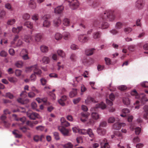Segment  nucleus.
<instances>
[{"instance_id":"9d476101","label":"nucleus","mask_w":148,"mask_h":148,"mask_svg":"<svg viewBox=\"0 0 148 148\" xmlns=\"http://www.w3.org/2000/svg\"><path fill=\"white\" fill-rule=\"evenodd\" d=\"M89 114L86 112H83L81 113L80 120L83 122H85L86 121Z\"/></svg>"},{"instance_id":"1a4fd4ad","label":"nucleus","mask_w":148,"mask_h":148,"mask_svg":"<svg viewBox=\"0 0 148 148\" xmlns=\"http://www.w3.org/2000/svg\"><path fill=\"white\" fill-rule=\"evenodd\" d=\"M6 115L3 114L1 117V119L2 121V123L6 127H8L10 126V124L6 121Z\"/></svg>"},{"instance_id":"5701e85b","label":"nucleus","mask_w":148,"mask_h":148,"mask_svg":"<svg viewBox=\"0 0 148 148\" xmlns=\"http://www.w3.org/2000/svg\"><path fill=\"white\" fill-rule=\"evenodd\" d=\"M23 29L22 26H19L17 28L13 27L12 29V32L14 33H18Z\"/></svg>"},{"instance_id":"2f4dec72","label":"nucleus","mask_w":148,"mask_h":148,"mask_svg":"<svg viewBox=\"0 0 148 148\" xmlns=\"http://www.w3.org/2000/svg\"><path fill=\"white\" fill-rule=\"evenodd\" d=\"M16 21V20L14 18L10 19L8 20L7 23L8 25H12L15 23Z\"/></svg>"},{"instance_id":"6e6552de","label":"nucleus","mask_w":148,"mask_h":148,"mask_svg":"<svg viewBox=\"0 0 148 148\" xmlns=\"http://www.w3.org/2000/svg\"><path fill=\"white\" fill-rule=\"evenodd\" d=\"M144 4L143 0H138L136 2L135 6L138 9H141L144 7Z\"/></svg>"},{"instance_id":"774afa93","label":"nucleus","mask_w":148,"mask_h":148,"mask_svg":"<svg viewBox=\"0 0 148 148\" xmlns=\"http://www.w3.org/2000/svg\"><path fill=\"white\" fill-rule=\"evenodd\" d=\"M35 94L33 92H30L28 93V96L30 98H32L35 97Z\"/></svg>"},{"instance_id":"4d7b16f0","label":"nucleus","mask_w":148,"mask_h":148,"mask_svg":"<svg viewBox=\"0 0 148 148\" xmlns=\"http://www.w3.org/2000/svg\"><path fill=\"white\" fill-rule=\"evenodd\" d=\"M22 73V71L19 70H16L15 73L16 76H19L21 75Z\"/></svg>"},{"instance_id":"6e6d98bb","label":"nucleus","mask_w":148,"mask_h":148,"mask_svg":"<svg viewBox=\"0 0 148 148\" xmlns=\"http://www.w3.org/2000/svg\"><path fill=\"white\" fill-rule=\"evenodd\" d=\"M107 125V122L106 121H103L102 122L100 123L99 127L101 128V127H105Z\"/></svg>"},{"instance_id":"aec40b11","label":"nucleus","mask_w":148,"mask_h":148,"mask_svg":"<svg viewBox=\"0 0 148 148\" xmlns=\"http://www.w3.org/2000/svg\"><path fill=\"white\" fill-rule=\"evenodd\" d=\"M12 132L16 138H19L22 136V135L19 133V132L17 130H14Z\"/></svg>"},{"instance_id":"f704fd0d","label":"nucleus","mask_w":148,"mask_h":148,"mask_svg":"<svg viewBox=\"0 0 148 148\" xmlns=\"http://www.w3.org/2000/svg\"><path fill=\"white\" fill-rule=\"evenodd\" d=\"M64 148H72L73 145L70 142H69L67 144L62 145Z\"/></svg>"},{"instance_id":"0eeeda50","label":"nucleus","mask_w":148,"mask_h":148,"mask_svg":"<svg viewBox=\"0 0 148 148\" xmlns=\"http://www.w3.org/2000/svg\"><path fill=\"white\" fill-rule=\"evenodd\" d=\"M79 5V3L77 0H72L70 3V7L73 10L77 8Z\"/></svg>"},{"instance_id":"09e8293b","label":"nucleus","mask_w":148,"mask_h":148,"mask_svg":"<svg viewBox=\"0 0 148 148\" xmlns=\"http://www.w3.org/2000/svg\"><path fill=\"white\" fill-rule=\"evenodd\" d=\"M115 121V119L113 117H110L108 119V123H112L114 122Z\"/></svg>"},{"instance_id":"bf43d9fd","label":"nucleus","mask_w":148,"mask_h":148,"mask_svg":"<svg viewBox=\"0 0 148 148\" xmlns=\"http://www.w3.org/2000/svg\"><path fill=\"white\" fill-rule=\"evenodd\" d=\"M140 141V139L138 136L134 137L133 140V142L134 143L139 142Z\"/></svg>"},{"instance_id":"4be33fe9","label":"nucleus","mask_w":148,"mask_h":148,"mask_svg":"<svg viewBox=\"0 0 148 148\" xmlns=\"http://www.w3.org/2000/svg\"><path fill=\"white\" fill-rule=\"evenodd\" d=\"M53 23L55 26H58L61 23V21L59 18H56L54 19Z\"/></svg>"},{"instance_id":"69168bd1","label":"nucleus","mask_w":148,"mask_h":148,"mask_svg":"<svg viewBox=\"0 0 148 148\" xmlns=\"http://www.w3.org/2000/svg\"><path fill=\"white\" fill-rule=\"evenodd\" d=\"M26 53H28L27 50L26 49H23L20 53V55L21 56V55H25Z\"/></svg>"},{"instance_id":"412c9836","label":"nucleus","mask_w":148,"mask_h":148,"mask_svg":"<svg viewBox=\"0 0 148 148\" xmlns=\"http://www.w3.org/2000/svg\"><path fill=\"white\" fill-rule=\"evenodd\" d=\"M130 128L132 130H133L134 129L135 130V133L136 135H139L141 131V129L139 127H137L136 128L133 127L132 126H131Z\"/></svg>"},{"instance_id":"e2e57ef3","label":"nucleus","mask_w":148,"mask_h":148,"mask_svg":"<svg viewBox=\"0 0 148 148\" xmlns=\"http://www.w3.org/2000/svg\"><path fill=\"white\" fill-rule=\"evenodd\" d=\"M36 129L38 130L42 131L44 130V128L43 126H39L36 127Z\"/></svg>"},{"instance_id":"a19ab883","label":"nucleus","mask_w":148,"mask_h":148,"mask_svg":"<svg viewBox=\"0 0 148 148\" xmlns=\"http://www.w3.org/2000/svg\"><path fill=\"white\" fill-rule=\"evenodd\" d=\"M42 61L44 63L47 64L49 61V58L47 57L44 56L42 59Z\"/></svg>"},{"instance_id":"de8ad7c7","label":"nucleus","mask_w":148,"mask_h":148,"mask_svg":"<svg viewBox=\"0 0 148 148\" xmlns=\"http://www.w3.org/2000/svg\"><path fill=\"white\" fill-rule=\"evenodd\" d=\"M53 135L54 138L56 140H58L60 139V138L59 134L57 132H55L53 133Z\"/></svg>"},{"instance_id":"a211bd4d","label":"nucleus","mask_w":148,"mask_h":148,"mask_svg":"<svg viewBox=\"0 0 148 148\" xmlns=\"http://www.w3.org/2000/svg\"><path fill=\"white\" fill-rule=\"evenodd\" d=\"M17 101L18 102L21 104H25L28 103L29 101L28 99H24L22 98H20L17 99Z\"/></svg>"},{"instance_id":"c756f323","label":"nucleus","mask_w":148,"mask_h":148,"mask_svg":"<svg viewBox=\"0 0 148 148\" xmlns=\"http://www.w3.org/2000/svg\"><path fill=\"white\" fill-rule=\"evenodd\" d=\"M24 25L30 29H32L33 27V23L29 21H27L24 23Z\"/></svg>"},{"instance_id":"052dcab7","label":"nucleus","mask_w":148,"mask_h":148,"mask_svg":"<svg viewBox=\"0 0 148 148\" xmlns=\"http://www.w3.org/2000/svg\"><path fill=\"white\" fill-rule=\"evenodd\" d=\"M27 92L25 91H23L20 94V96L22 97H25L27 96Z\"/></svg>"},{"instance_id":"ea45409f","label":"nucleus","mask_w":148,"mask_h":148,"mask_svg":"<svg viewBox=\"0 0 148 148\" xmlns=\"http://www.w3.org/2000/svg\"><path fill=\"white\" fill-rule=\"evenodd\" d=\"M70 23V21L69 19L66 18H64L63 21L64 25L66 26H68Z\"/></svg>"},{"instance_id":"79ce46f5","label":"nucleus","mask_w":148,"mask_h":148,"mask_svg":"<svg viewBox=\"0 0 148 148\" xmlns=\"http://www.w3.org/2000/svg\"><path fill=\"white\" fill-rule=\"evenodd\" d=\"M132 30V28L130 27H128L125 28L124 29V31L125 33L127 34L130 32Z\"/></svg>"},{"instance_id":"4468645a","label":"nucleus","mask_w":148,"mask_h":148,"mask_svg":"<svg viewBox=\"0 0 148 148\" xmlns=\"http://www.w3.org/2000/svg\"><path fill=\"white\" fill-rule=\"evenodd\" d=\"M101 145V146L103 145V147L104 148H110L109 145L107 143H106L107 141V140L104 138L103 140H100Z\"/></svg>"},{"instance_id":"4c0bfd02","label":"nucleus","mask_w":148,"mask_h":148,"mask_svg":"<svg viewBox=\"0 0 148 148\" xmlns=\"http://www.w3.org/2000/svg\"><path fill=\"white\" fill-rule=\"evenodd\" d=\"M94 99L90 97H88L86 100H85L86 103L88 104L90 102H94Z\"/></svg>"},{"instance_id":"72a5a7b5","label":"nucleus","mask_w":148,"mask_h":148,"mask_svg":"<svg viewBox=\"0 0 148 148\" xmlns=\"http://www.w3.org/2000/svg\"><path fill=\"white\" fill-rule=\"evenodd\" d=\"M123 100V103L125 105H128L130 104V101L128 98L124 97Z\"/></svg>"},{"instance_id":"39448f33","label":"nucleus","mask_w":148,"mask_h":148,"mask_svg":"<svg viewBox=\"0 0 148 148\" xmlns=\"http://www.w3.org/2000/svg\"><path fill=\"white\" fill-rule=\"evenodd\" d=\"M50 18L49 14H46L43 16L42 19L44 20L43 25L44 27H49L51 24L50 21L49 20V19Z\"/></svg>"},{"instance_id":"7ed1b4c3","label":"nucleus","mask_w":148,"mask_h":148,"mask_svg":"<svg viewBox=\"0 0 148 148\" xmlns=\"http://www.w3.org/2000/svg\"><path fill=\"white\" fill-rule=\"evenodd\" d=\"M131 94L132 95L135 96V98L140 99L143 104L145 103L146 101H148V99L145 97L144 94L142 93L140 95H138L136 90L132 91Z\"/></svg>"},{"instance_id":"c03bdc74","label":"nucleus","mask_w":148,"mask_h":148,"mask_svg":"<svg viewBox=\"0 0 148 148\" xmlns=\"http://www.w3.org/2000/svg\"><path fill=\"white\" fill-rule=\"evenodd\" d=\"M36 100L38 103H40L42 101H43L44 103H45L47 101V99L45 98L44 99H40L39 98H37L36 99Z\"/></svg>"},{"instance_id":"864d4df0","label":"nucleus","mask_w":148,"mask_h":148,"mask_svg":"<svg viewBox=\"0 0 148 148\" xmlns=\"http://www.w3.org/2000/svg\"><path fill=\"white\" fill-rule=\"evenodd\" d=\"M105 60L106 62V64L107 65H110L111 64V60L108 58H105Z\"/></svg>"},{"instance_id":"dca6fc26","label":"nucleus","mask_w":148,"mask_h":148,"mask_svg":"<svg viewBox=\"0 0 148 148\" xmlns=\"http://www.w3.org/2000/svg\"><path fill=\"white\" fill-rule=\"evenodd\" d=\"M44 137L43 135L40 136L35 135L34 136L33 140L36 142H38L39 141H42V138Z\"/></svg>"},{"instance_id":"f8f14e48","label":"nucleus","mask_w":148,"mask_h":148,"mask_svg":"<svg viewBox=\"0 0 148 148\" xmlns=\"http://www.w3.org/2000/svg\"><path fill=\"white\" fill-rule=\"evenodd\" d=\"M125 125L124 123H117L114 124L113 126V128L116 130H119L121 128V126H124Z\"/></svg>"},{"instance_id":"7c9ffc66","label":"nucleus","mask_w":148,"mask_h":148,"mask_svg":"<svg viewBox=\"0 0 148 148\" xmlns=\"http://www.w3.org/2000/svg\"><path fill=\"white\" fill-rule=\"evenodd\" d=\"M79 41L82 43L86 42L88 40L87 38H78Z\"/></svg>"},{"instance_id":"cd10ccee","label":"nucleus","mask_w":148,"mask_h":148,"mask_svg":"<svg viewBox=\"0 0 148 148\" xmlns=\"http://www.w3.org/2000/svg\"><path fill=\"white\" fill-rule=\"evenodd\" d=\"M40 50L42 52H47L48 50V47L44 45L41 46L40 47Z\"/></svg>"},{"instance_id":"603ef678","label":"nucleus","mask_w":148,"mask_h":148,"mask_svg":"<svg viewBox=\"0 0 148 148\" xmlns=\"http://www.w3.org/2000/svg\"><path fill=\"white\" fill-rule=\"evenodd\" d=\"M6 12L5 11L3 10H2L0 13V18H3L5 16Z\"/></svg>"},{"instance_id":"c85d7f7f","label":"nucleus","mask_w":148,"mask_h":148,"mask_svg":"<svg viewBox=\"0 0 148 148\" xmlns=\"http://www.w3.org/2000/svg\"><path fill=\"white\" fill-rule=\"evenodd\" d=\"M57 53L59 56L62 58H64L65 56L64 52L61 50H58L57 51Z\"/></svg>"},{"instance_id":"423d86ee","label":"nucleus","mask_w":148,"mask_h":148,"mask_svg":"<svg viewBox=\"0 0 148 148\" xmlns=\"http://www.w3.org/2000/svg\"><path fill=\"white\" fill-rule=\"evenodd\" d=\"M28 117L31 119L35 120L37 118H38L39 116V114L36 112H32L29 111L27 113Z\"/></svg>"},{"instance_id":"f3484780","label":"nucleus","mask_w":148,"mask_h":148,"mask_svg":"<svg viewBox=\"0 0 148 148\" xmlns=\"http://www.w3.org/2000/svg\"><path fill=\"white\" fill-rule=\"evenodd\" d=\"M98 133L101 135H104L106 133V130L103 129H101L100 127H98L97 130Z\"/></svg>"},{"instance_id":"c9c22d12","label":"nucleus","mask_w":148,"mask_h":148,"mask_svg":"<svg viewBox=\"0 0 148 148\" xmlns=\"http://www.w3.org/2000/svg\"><path fill=\"white\" fill-rule=\"evenodd\" d=\"M30 16L28 13H25L23 14L22 16L23 18L25 20H28L30 18Z\"/></svg>"},{"instance_id":"0e129e2a","label":"nucleus","mask_w":148,"mask_h":148,"mask_svg":"<svg viewBox=\"0 0 148 148\" xmlns=\"http://www.w3.org/2000/svg\"><path fill=\"white\" fill-rule=\"evenodd\" d=\"M26 124L31 127H32L34 126L33 121H28L26 122Z\"/></svg>"},{"instance_id":"393cba45","label":"nucleus","mask_w":148,"mask_h":148,"mask_svg":"<svg viewBox=\"0 0 148 148\" xmlns=\"http://www.w3.org/2000/svg\"><path fill=\"white\" fill-rule=\"evenodd\" d=\"M109 26V25L108 23L106 22H103L101 25H99V27L102 29H105L108 28Z\"/></svg>"},{"instance_id":"37998d69","label":"nucleus","mask_w":148,"mask_h":148,"mask_svg":"<svg viewBox=\"0 0 148 148\" xmlns=\"http://www.w3.org/2000/svg\"><path fill=\"white\" fill-rule=\"evenodd\" d=\"M123 24L120 22H117L116 25V28L117 29H120L123 27Z\"/></svg>"},{"instance_id":"ddd939ff","label":"nucleus","mask_w":148,"mask_h":148,"mask_svg":"<svg viewBox=\"0 0 148 148\" xmlns=\"http://www.w3.org/2000/svg\"><path fill=\"white\" fill-rule=\"evenodd\" d=\"M67 99V97L65 95H64L61 97V98L58 101L59 103L62 106H64L65 105L64 102Z\"/></svg>"},{"instance_id":"e433bc0d","label":"nucleus","mask_w":148,"mask_h":148,"mask_svg":"<svg viewBox=\"0 0 148 148\" xmlns=\"http://www.w3.org/2000/svg\"><path fill=\"white\" fill-rule=\"evenodd\" d=\"M87 133L89 135L90 137L91 138L94 137V134L92 132V130L90 129H88L87 130Z\"/></svg>"},{"instance_id":"2eb2a0df","label":"nucleus","mask_w":148,"mask_h":148,"mask_svg":"<svg viewBox=\"0 0 148 148\" xmlns=\"http://www.w3.org/2000/svg\"><path fill=\"white\" fill-rule=\"evenodd\" d=\"M64 8V7L62 5L57 7L54 9L55 12L56 13L60 14L62 12Z\"/></svg>"},{"instance_id":"473e14b6","label":"nucleus","mask_w":148,"mask_h":148,"mask_svg":"<svg viewBox=\"0 0 148 148\" xmlns=\"http://www.w3.org/2000/svg\"><path fill=\"white\" fill-rule=\"evenodd\" d=\"M23 62L21 61H17L15 64V66L18 68L21 67L23 66Z\"/></svg>"},{"instance_id":"20e7f679","label":"nucleus","mask_w":148,"mask_h":148,"mask_svg":"<svg viewBox=\"0 0 148 148\" xmlns=\"http://www.w3.org/2000/svg\"><path fill=\"white\" fill-rule=\"evenodd\" d=\"M33 70L34 73L36 74L39 76H40L42 71L40 69L38 68L37 65L29 67L26 68V71L27 72H29Z\"/></svg>"},{"instance_id":"680f3d73","label":"nucleus","mask_w":148,"mask_h":148,"mask_svg":"<svg viewBox=\"0 0 148 148\" xmlns=\"http://www.w3.org/2000/svg\"><path fill=\"white\" fill-rule=\"evenodd\" d=\"M127 87L124 85H122L119 87V89L121 90H124L127 89Z\"/></svg>"},{"instance_id":"3c124183","label":"nucleus","mask_w":148,"mask_h":148,"mask_svg":"<svg viewBox=\"0 0 148 148\" xmlns=\"http://www.w3.org/2000/svg\"><path fill=\"white\" fill-rule=\"evenodd\" d=\"M7 53L4 51H2L0 53V56L3 57H5L7 56Z\"/></svg>"},{"instance_id":"8fccbe9b","label":"nucleus","mask_w":148,"mask_h":148,"mask_svg":"<svg viewBox=\"0 0 148 148\" xmlns=\"http://www.w3.org/2000/svg\"><path fill=\"white\" fill-rule=\"evenodd\" d=\"M21 56L24 60H27L29 59V57L28 56V53H26L25 55H21Z\"/></svg>"},{"instance_id":"9b49d317","label":"nucleus","mask_w":148,"mask_h":148,"mask_svg":"<svg viewBox=\"0 0 148 148\" xmlns=\"http://www.w3.org/2000/svg\"><path fill=\"white\" fill-rule=\"evenodd\" d=\"M58 129L64 136H68L69 133L68 130L64 127L59 126Z\"/></svg>"},{"instance_id":"b1692460","label":"nucleus","mask_w":148,"mask_h":148,"mask_svg":"<svg viewBox=\"0 0 148 148\" xmlns=\"http://www.w3.org/2000/svg\"><path fill=\"white\" fill-rule=\"evenodd\" d=\"M144 109L146 113L144 114L143 117L146 119H148V106H145L144 107Z\"/></svg>"},{"instance_id":"f257e3e1","label":"nucleus","mask_w":148,"mask_h":148,"mask_svg":"<svg viewBox=\"0 0 148 148\" xmlns=\"http://www.w3.org/2000/svg\"><path fill=\"white\" fill-rule=\"evenodd\" d=\"M106 107V105L102 102L100 103L97 104L95 107L91 108L90 110L91 111L93 112H92L91 114L92 118L95 120L98 119L99 118V115L97 113L94 112V111H97L98 108H101L102 109H103Z\"/></svg>"},{"instance_id":"49530a36","label":"nucleus","mask_w":148,"mask_h":148,"mask_svg":"<svg viewBox=\"0 0 148 148\" xmlns=\"http://www.w3.org/2000/svg\"><path fill=\"white\" fill-rule=\"evenodd\" d=\"M35 74L36 75V74L34 73V74H33L31 75L30 77V80L31 81H34L36 79V76Z\"/></svg>"},{"instance_id":"338daca9","label":"nucleus","mask_w":148,"mask_h":148,"mask_svg":"<svg viewBox=\"0 0 148 148\" xmlns=\"http://www.w3.org/2000/svg\"><path fill=\"white\" fill-rule=\"evenodd\" d=\"M81 98L79 97L74 99L73 100V102L75 104L78 103L80 100Z\"/></svg>"},{"instance_id":"6ab92c4d","label":"nucleus","mask_w":148,"mask_h":148,"mask_svg":"<svg viewBox=\"0 0 148 148\" xmlns=\"http://www.w3.org/2000/svg\"><path fill=\"white\" fill-rule=\"evenodd\" d=\"M29 5L30 8L32 9H35L36 8V3L33 0H30L29 2Z\"/></svg>"},{"instance_id":"a878e982","label":"nucleus","mask_w":148,"mask_h":148,"mask_svg":"<svg viewBox=\"0 0 148 148\" xmlns=\"http://www.w3.org/2000/svg\"><path fill=\"white\" fill-rule=\"evenodd\" d=\"M95 50L94 49H86L85 51V53L87 56L91 55L93 54V51Z\"/></svg>"},{"instance_id":"bb28decb","label":"nucleus","mask_w":148,"mask_h":148,"mask_svg":"<svg viewBox=\"0 0 148 148\" xmlns=\"http://www.w3.org/2000/svg\"><path fill=\"white\" fill-rule=\"evenodd\" d=\"M77 93V90L76 89H73L70 92L69 96L71 97H73L76 96Z\"/></svg>"},{"instance_id":"5fc2aeb1","label":"nucleus","mask_w":148,"mask_h":148,"mask_svg":"<svg viewBox=\"0 0 148 148\" xmlns=\"http://www.w3.org/2000/svg\"><path fill=\"white\" fill-rule=\"evenodd\" d=\"M141 86L144 87H148V82H144L141 83Z\"/></svg>"},{"instance_id":"f03ea898","label":"nucleus","mask_w":148,"mask_h":148,"mask_svg":"<svg viewBox=\"0 0 148 148\" xmlns=\"http://www.w3.org/2000/svg\"><path fill=\"white\" fill-rule=\"evenodd\" d=\"M101 18L103 20L112 21L115 18L114 12L110 10H106L100 15Z\"/></svg>"},{"instance_id":"a18cd8bd","label":"nucleus","mask_w":148,"mask_h":148,"mask_svg":"<svg viewBox=\"0 0 148 148\" xmlns=\"http://www.w3.org/2000/svg\"><path fill=\"white\" fill-rule=\"evenodd\" d=\"M9 81L11 82L14 83L16 82L17 80L15 77H10L8 78Z\"/></svg>"},{"instance_id":"58836bf2","label":"nucleus","mask_w":148,"mask_h":148,"mask_svg":"<svg viewBox=\"0 0 148 148\" xmlns=\"http://www.w3.org/2000/svg\"><path fill=\"white\" fill-rule=\"evenodd\" d=\"M101 36L102 33L99 31L95 32L93 34V37H100Z\"/></svg>"},{"instance_id":"13d9d810","label":"nucleus","mask_w":148,"mask_h":148,"mask_svg":"<svg viewBox=\"0 0 148 148\" xmlns=\"http://www.w3.org/2000/svg\"><path fill=\"white\" fill-rule=\"evenodd\" d=\"M71 49L73 50H76L77 49H79V47L78 46L75 45V44H73L72 45L71 47Z\"/></svg>"}]
</instances>
